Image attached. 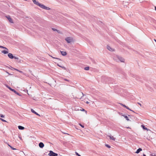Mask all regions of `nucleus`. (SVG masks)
<instances>
[{
  "label": "nucleus",
  "instance_id": "34",
  "mask_svg": "<svg viewBox=\"0 0 156 156\" xmlns=\"http://www.w3.org/2000/svg\"><path fill=\"white\" fill-rule=\"evenodd\" d=\"M33 2L34 3L36 2L35 0H32Z\"/></svg>",
  "mask_w": 156,
  "mask_h": 156
},
{
  "label": "nucleus",
  "instance_id": "3",
  "mask_svg": "<svg viewBox=\"0 0 156 156\" xmlns=\"http://www.w3.org/2000/svg\"><path fill=\"white\" fill-rule=\"evenodd\" d=\"M65 40L68 43H70L73 41V38L71 37H68L65 38Z\"/></svg>",
  "mask_w": 156,
  "mask_h": 156
},
{
  "label": "nucleus",
  "instance_id": "21",
  "mask_svg": "<svg viewBox=\"0 0 156 156\" xmlns=\"http://www.w3.org/2000/svg\"><path fill=\"white\" fill-rule=\"evenodd\" d=\"M142 127L144 129L147 130V128L146 127H145L144 126L142 125Z\"/></svg>",
  "mask_w": 156,
  "mask_h": 156
},
{
  "label": "nucleus",
  "instance_id": "6",
  "mask_svg": "<svg viewBox=\"0 0 156 156\" xmlns=\"http://www.w3.org/2000/svg\"><path fill=\"white\" fill-rule=\"evenodd\" d=\"M107 49L110 51H113L114 50V49L112 48L110 46L108 45H107Z\"/></svg>",
  "mask_w": 156,
  "mask_h": 156
},
{
  "label": "nucleus",
  "instance_id": "32",
  "mask_svg": "<svg viewBox=\"0 0 156 156\" xmlns=\"http://www.w3.org/2000/svg\"><path fill=\"white\" fill-rule=\"evenodd\" d=\"M121 104L124 107H125V108H126V105H123V104Z\"/></svg>",
  "mask_w": 156,
  "mask_h": 156
},
{
  "label": "nucleus",
  "instance_id": "23",
  "mask_svg": "<svg viewBox=\"0 0 156 156\" xmlns=\"http://www.w3.org/2000/svg\"><path fill=\"white\" fill-rule=\"evenodd\" d=\"M58 66L59 67H61L63 69H65V67L64 66H61L58 65Z\"/></svg>",
  "mask_w": 156,
  "mask_h": 156
},
{
  "label": "nucleus",
  "instance_id": "8",
  "mask_svg": "<svg viewBox=\"0 0 156 156\" xmlns=\"http://www.w3.org/2000/svg\"><path fill=\"white\" fill-rule=\"evenodd\" d=\"M39 146L41 148H43L44 146V144L42 142H40L39 144Z\"/></svg>",
  "mask_w": 156,
  "mask_h": 156
},
{
  "label": "nucleus",
  "instance_id": "47",
  "mask_svg": "<svg viewBox=\"0 0 156 156\" xmlns=\"http://www.w3.org/2000/svg\"><path fill=\"white\" fill-rule=\"evenodd\" d=\"M127 128H130L129 127H128Z\"/></svg>",
  "mask_w": 156,
  "mask_h": 156
},
{
  "label": "nucleus",
  "instance_id": "25",
  "mask_svg": "<svg viewBox=\"0 0 156 156\" xmlns=\"http://www.w3.org/2000/svg\"><path fill=\"white\" fill-rule=\"evenodd\" d=\"M75 154L77 155L78 156H81V155H80L78 153H77L76 152H75Z\"/></svg>",
  "mask_w": 156,
  "mask_h": 156
},
{
  "label": "nucleus",
  "instance_id": "29",
  "mask_svg": "<svg viewBox=\"0 0 156 156\" xmlns=\"http://www.w3.org/2000/svg\"><path fill=\"white\" fill-rule=\"evenodd\" d=\"M3 122H6V121H5V120L2 119H0Z\"/></svg>",
  "mask_w": 156,
  "mask_h": 156
},
{
  "label": "nucleus",
  "instance_id": "50",
  "mask_svg": "<svg viewBox=\"0 0 156 156\" xmlns=\"http://www.w3.org/2000/svg\"><path fill=\"white\" fill-rule=\"evenodd\" d=\"M19 138H21V137H20L19 136Z\"/></svg>",
  "mask_w": 156,
  "mask_h": 156
},
{
  "label": "nucleus",
  "instance_id": "18",
  "mask_svg": "<svg viewBox=\"0 0 156 156\" xmlns=\"http://www.w3.org/2000/svg\"><path fill=\"white\" fill-rule=\"evenodd\" d=\"M126 119V120H127L128 121H130V120L128 119L127 116L125 115H122Z\"/></svg>",
  "mask_w": 156,
  "mask_h": 156
},
{
  "label": "nucleus",
  "instance_id": "24",
  "mask_svg": "<svg viewBox=\"0 0 156 156\" xmlns=\"http://www.w3.org/2000/svg\"><path fill=\"white\" fill-rule=\"evenodd\" d=\"M105 146H106L107 147H108V148H110L111 147L110 146H109V145L108 144H106L105 145Z\"/></svg>",
  "mask_w": 156,
  "mask_h": 156
},
{
  "label": "nucleus",
  "instance_id": "41",
  "mask_svg": "<svg viewBox=\"0 0 156 156\" xmlns=\"http://www.w3.org/2000/svg\"><path fill=\"white\" fill-rule=\"evenodd\" d=\"M143 156H146V155L145 154H143Z\"/></svg>",
  "mask_w": 156,
  "mask_h": 156
},
{
  "label": "nucleus",
  "instance_id": "27",
  "mask_svg": "<svg viewBox=\"0 0 156 156\" xmlns=\"http://www.w3.org/2000/svg\"><path fill=\"white\" fill-rule=\"evenodd\" d=\"M52 30L54 31H58V30L57 29H55V28H52Z\"/></svg>",
  "mask_w": 156,
  "mask_h": 156
},
{
  "label": "nucleus",
  "instance_id": "12",
  "mask_svg": "<svg viewBox=\"0 0 156 156\" xmlns=\"http://www.w3.org/2000/svg\"><path fill=\"white\" fill-rule=\"evenodd\" d=\"M142 151V149L141 148H139L135 152L136 153L138 154L139 153L140 151Z\"/></svg>",
  "mask_w": 156,
  "mask_h": 156
},
{
  "label": "nucleus",
  "instance_id": "37",
  "mask_svg": "<svg viewBox=\"0 0 156 156\" xmlns=\"http://www.w3.org/2000/svg\"><path fill=\"white\" fill-rule=\"evenodd\" d=\"M6 73H7L9 75H11L8 72H6Z\"/></svg>",
  "mask_w": 156,
  "mask_h": 156
},
{
  "label": "nucleus",
  "instance_id": "13",
  "mask_svg": "<svg viewBox=\"0 0 156 156\" xmlns=\"http://www.w3.org/2000/svg\"><path fill=\"white\" fill-rule=\"evenodd\" d=\"M31 112H32L33 113H34L35 114L37 115H40L39 114H38L37 112H36L35 111H34L33 109H31Z\"/></svg>",
  "mask_w": 156,
  "mask_h": 156
},
{
  "label": "nucleus",
  "instance_id": "45",
  "mask_svg": "<svg viewBox=\"0 0 156 156\" xmlns=\"http://www.w3.org/2000/svg\"><path fill=\"white\" fill-rule=\"evenodd\" d=\"M152 156H156L155 155H152Z\"/></svg>",
  "mask_w": 156,
  "mask_h": 156
},
{
  "label": "nucleus",
  "instance_id": "42",
  "mask_svg": "<svg viewBox=\"0 0 156 156\" xmlns=\"http://www.w3.org/2000/svg\"><path fill=\"white\" fill-rule=\"evenodd\" d=\"M155 10L156 11V7H155Z\"/></svg>",
  "mask_w": 156,
  "mask_h": 156
},
{
  "label": "nucleus",
  "instance_id": "39",
  "mask_svg": "<svg viewBox=\"0 0 156 156\" xmlns=\"http://www.w3.org/2000/svg\"><path fill=\"white\" fill-rule=\"evenodd\" d=\"M86 103H87V104H89V102H88V101H87L86 102Z\"/></svg>",
  "mask_w": 156,
  "mask_h": 156
},
{
  "label": "nucleus",
  "instance_id": "17",
  "mask_svg": "<svg viewBox=\"0 0 156 156\" xmlns=\"http://www.w3.org/2000/svg\"><path fill=\"white\" fill-rule=\"evenodd\" d=\"M11 68H12V69H14V70H16V71H17L18 72H19L20 73H23V72L22 71H21L19 70H18L17 69H15V68H12V67H11Z\"/></svg>",
  "mask_w": 156,
  "mask_h": 156
},
{
  "label": "nucleus",
  "instance_id": "35",
  "mask_svg": "<svg viewBox=\"0 0 156 156\" xmlns=\"http://www.w3.org/2000/svg\"><path fill=\"white\" fill-rule=\"evenodd\" d=\"M51 57L53 58H55V59H60L59 58H54V57H53L51 56Z\"/></svg>",
  "mask_w": 156,
  "mask_h": 156
},
{
  "label": "nucleus",
  "instance_id": "2",
  "mask_svg": "<svg viewBox=\"0 0 156 156\" xmlns=\"http://www.w3.org/2000/svg\"><path fill=\"white\" fill-rule=\"evenodd\" d=\"M38 6H39L41 8H42L43 9H45V10H49L50 9V8H49V7H47L46 6H45L43 4H41V3H40Z\"/></svg>",
  "mask_w": 156,
  "mask_h": 156
},
{
  "label": "nucleus",
  "instance_id": "22",
  "mask_svg": "<svg viewBox=\"0 0 156 156\" xmlns=\"http://www.w3.org/2000/svg\"><path fill=\"white\" fill-rule=\"evenodd\" d=\"M40 3H39L38 2H36L35 3H34L35 4L37 5H39V4Z\"/></svg>",
  "mask_w": 156,
  "mask_h": 156
},
{
  "label": "nucleus",
  "instance_id": "30",
  "mask_svg": "<svg viewBox=\"0 0 156 156\" xmlns=\"http://www.w3.org/2000/svg\"><path fill=\"white\" fill-rule=\"evenodd\" d=\"M79 125L82 128L84 127V126L83 125H82L81 124L79 123Z\"/></svg>",
  "mask_w": 156,
  "mask_h": 156
},
{
  "label": "nucleus",
  "instance_id": "11",
  "mask_svg": "<svg viewBox=\"0 0 156 156\" xmlns=\"http://www.w3.org/2000/svg\"><path fill=\"white\" fill-rule=\"evenodd\" d=\"M61 53L62 55L63 56H65L67 54L66 52L65 51H61Z\"/></svg>",
  "mask_w": 156,
  "mask_h": 156
},
{
  "label": "nucleus",
  "instance_id": "20",
  "mask_svg": "<svg viewBox=\"0 0 156 156\" xmlns=\"http://www.w3.org/2000/svg\"><path fill=\"white\" fill-rule=\"evenodd\" d=\"M89 69V67H86L84 68V69L86 70H88Z\"/></svg>",
  "mask_w": 156,
  "mask_h": 156
},
{
  "label": "nucleus",
  "instance_id": "5",
  "mask_svg": "<svg viewBox=\"0 0 156 156\" xmlns=\"http://www.w3.org/2000/svg\"><path fill=\"white\" fill-rule=\"evenodd\" d=\"M7 87L10 90L12 91L13 92H14L17 95H19V96H21V94H19V93H18V92H17V91H16L14 89H12L11 88H10V87H9V86H7Z\"/></svg>",
  "mask_w": 156,
  "mask_h": 156
},
{
  "label": "nucleus",
  "instance_id": "49",
  "mask_svg": "<svg viewBox=\"0 0 156 156\" xmlns=\"http://www.w3.org/2000/svg\"><path fill=\"white\" fill-rule=\"evenodd\" d=\"M19 138H21V137H20L19 136Z\"/></svg>",
  "mask_w": 156,
  "mask_h": 156
},
{
  "label": "nucleus",
  "instance_id": "26",
  "mask_svg": "<svg viewBox=\"0 0 156 156\" xmlns=\"http://www.w3.org/2000/svg\"><path fill=\"white\" fill-rule=\"evenodd\" d=\"M14 58L15 59H19V58L18 57H15V56H14Z\"/></svg>",
  "mask_w": 156,
  "mask_h": 156
},
{
  "label": "nucleus",
  "instance_id": "31",
  "mask_svg": "<svg viewBox=\"0 0 156 156\" xmlns=\"http://www.w3.org/2000/svg\"><path fill=\"white\" fill-rule=\"evenodd\" d=\"M9 146L13 150H16V149L15 148H13L12 147V146Z\"/></svg>",
  "mask_w": 156,
  "mask_h": 156
},
{
  "label": "nucleus",
  "instance_id": "14",
  "mask_svg": "<svg viewBox=\"0 0 156 156\" xmlns=\"http://www.w3.org/2000/svg\"><path fill=\"white\" fill-rule=\"evenodd\" d=\"M108 136L110 138V139L112 140H115V138L113 136Z\"/></svg>",
  "mask_w": 156,
  "mask_h": 156
},
{
  "label": "nucleus",
  "instance_id": "48",
  "mask_svg": "<svg viewBox=\"0 0 156 156\" xmlns=\"http://www.w3.org/2000/svg\"><path fill=\"white\" fill-rule=\"evenodd\" d=\"M19 138H21V137H20L19 136Z\"/></svg>",
  "mask_w": 156,
  "mask_h": 156
},
{
  "label": "nucleus",
  "instance_id": "28",
  "mask_svg": "<svg viewBox=\"0 0 156 156\" xmlns=\"http://www.w3.org/2000/svg\"><path fill=\"white\" fill-rule=\"evenodd\" d=\"M126 109H128V110H130V111H133L132 110H131V109H129V108L128 106H126Z\"/></svg>",
  "mask_w": 156,
  "mask_h": 156
},
{
  "label": "nucleus",
  "instance_id": "36",
  "mask_svg": "<svg viewBox=\"0 0 156 156\" xmlns=\"http://www.w3.org/2000/svg\"><path fill=\"white\" fill-rule=\"evenodd\" d=\"M138 104L139 105H140V106H141V105L140 103H138Z\"/></svg>",
  "mask_w": 156,
  "mask_h": 156
},
{
  "label": "nucleus",
  "instance_id": "40",
  "mask_svg": "<svg viewBox=\"0 0 156 156\" xmlns=\"http://www.w3.org/2000/svg\"><path fill=\"white\" fill-rule=\"evenodd\" d=\"M81 94H82V95H83V96H84V94H83V93H81Z\"/></svg>",
  "mask_w": 156,
  "mask_h": 156
},
{
  "label": "nucleus",
  "instance_id": "43",
  "mask_svg": "<svg viewBox=\"0 0 156 156\" xmlns=\"http://www.w3.org/2000/svg\"><path fill=\"white\" fill-rule=\"evenodd\" d=\"M129 16H131V14H129Z\"/></svg>",
  "mask_w": 156,
  "mask_h": 156
},
{
  "label": "nucleus",
  "instance_id": "44",
  "mask_svg": "<svg viewBox=\"0 0 156 156\" xmlns=\"http://www.w3.org/2000/svg\"><path fill=\"white\" fill-rule=\"evenodd\" d=\"M154 40L156 42V39H154Z\"/></svg>",
  "mask_w": 156,
  "mask_h": 156
},
{
  "label": "nucleus",
  "instance_id": "38",
  "mask_svg": "<svg viewBox=\"0 0 156 156\" xmlns=\"http://www.w3.org/2000/svg\"><path fill=\"white\" fill-rule=\"evenodd\" d=\"M64 80H66V81H69V80H67V79H65Z\"/></svg>",
  "mask_w": 156,
  "mask_h": 156
},
{
  "label": "nucleus",
  "instance_id": "15",
  "mask_svg": "<svg viewBox=\"0 0 156 156\" xmlns=\"http://www.w3.org/2000/svg\"><path fill=\"white\" fill-rule=\"evenodd\" d=\"M18 128L19 129L23 130L24 129V128L23 126H18Z\"/></svg>",
  "mask_w": 156,
  "mask_h": 156
},
{
  "label": "nucleus",
  "instance_id": "1",
  "mask_svg": "<svg viewBox=\"0 0 156 156\" xmlns=\"http://www.w3.org/2000/svg\"><path fill=\"white\" fill-rule=\"evenodd\" d=\"M111 79L110 78H107L105 76H102L101 78V81L103 82H106L108 81H109Z\"/></svg>",
  "mask_w": 156,
  "mask_h": 156
},
{
  "label": "nucleus",
  "instance_id": "4",
  "mask_svg": "<svg viewBox=\"0 0 156 156\" xmlns=\"http://www.w3.org/2000/svg\"><path fill=\"white\" fill-rule=\"evenodd\" d=\"M49 156H57L58 154L52 151H49V153L48 154Z\"/></svg>",
  "mask_w": 156,
  "mask_h": 156
},
{
  "label": "nucleus",
  "instance_id": "10",
  "mask_svg": "<svg viewBox=\"0 0 156 156\" xmlns=\"http://www.w3.org/2000/svg\"><path fill=\"white\" fill-rule=\"evenodd\" d=\"M118 58L121 62H123L124 61V59L121 57L119 56L118 57Z\"/></svg>",
  "mask_w": 156,
  "mask_h": 156
},
{
  "label": "nucleus",
  "instance_id": "9",
  "mask_svg": "<svg viewBox=\"0 0 156 156\" xmlns=\"http://www.w3.org/2000/svg\"><path fill=\"white\" fill-rule=\"evenodd\" d=\"M8 56L10 58L12 59L14 58V56L13 55L12 53H9L8 54Z\"/></svg>",
  "mask_w": 156,
  "mask_h": 156
},
{
  "label": "nucleus",
  "instance_id": "7",
  "mask_svg": "<svg viewBox=\"0 0 156 156\" xmlns=\"http://www.w3.org/2000/svg\"><path fill=\"white\" fill-rule=\"evenodd\" d=\"M6 18H7V19H8V20L9 21V22H10L11 23H13L12 20V19L10 18V17L9 16H7Z\"/></svg>",
  "mask_w": 156,
  "mask_h": 156
},
{
  "label": "nucleus",
  "instance_id": "46",
  "mask_svg": "<svg viewBox=\"0 0 156 156\" xmlns=\"http://www.w3.org/2000/svg\"><path fill=\"white\" fill-rule=\"evenodd\" d=\"M83 111H85V110L83 109V110H82Z\"/></svg>",
  "mask_w": 156,
  "mask_h": 156
},
{
  "label": "nucleus",
  "instance_id": "16",
  "mask_svg": "<svg viewBox=\"0 0 156 156\" xmlns=\"http://www.w3.org/2000/svg\"><path fill=\"white\" fill-rule=\"evenodd\" d=\"M8 50H3L2 51V53H3L4 54H6L8 53Z\"/></svg>",
  "mask_w": 156,
  "mask_h": 156
},
{
  "label": "nucleus",
  "instance_id": "33",
  "mask_svg": "<svg viewBox=\"0 0 156 156\" xmlns=\"http://www.w3.org/2000/svg\"><path fill=\"white\" fill-rule=\"evenodd\" d=\"M0 115V116L2 118H3L4 117V115L2 114H1Z\"/></svg>",
  "mask_w": 156,
  "mask_h": 156
},
{
  "label": "nucleus",
  "instance_id": "19",
  "mask_svg": "<svg viewBox=\"0 0 156 156\" xmlns=\"http://www.w3.org/2000/svg\"><path fill=\"white\" fill-rule=\"evenodd\" d=\"M0 48H4L5 49H6L7 50H8V49L6 48L3 47V46H0Z\"/></svg>",
  "mask_w": 156,
  "mask_h": 156
}]
</instances>
